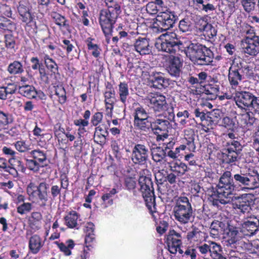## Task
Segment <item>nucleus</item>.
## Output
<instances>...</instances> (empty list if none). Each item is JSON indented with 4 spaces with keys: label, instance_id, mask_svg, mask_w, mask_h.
Wrapping results in <instances>:
<instances>
[{
    "label": "nucleus",
    "instance_id": "nucleus-34",
    "mask_svg": "<svg viewBox=\"0 0 259 259\" xmlns=\"http://www.w3.org/2000/svg\"><path fill=\"white\" fill-rule=\"evenodd\" d=\"M203 93L207 96L208 99L215 100L220 93V87L217 84L208 83L203 85Z\"/></svg>",
    "mask_w": 259,
    "mask_h": 259
},
{
    "label": "nucleus",
    "instance_id": "nucleus-50",
    "mask_svg": "<svg viewBox=\"0 0 259 259\" xmlns=\"http://www.w3.org/2000/svg\"><path fill=\"white\" fill-rule=\"evenodd\" d=\"M165 153L164 149L161 147L157 146L151 149L152 159L156 162L166 161Z\"/></svg>",
    "mask_w": 259,
    "mask_h": 259
},
{
    "label": "nucleus",
    "instance_id": "nucleus-56",
    "mask_svg": "<svg viewBox=\"0 0 259 259\" xmlns=\"http://www.w3.org/2000/svg\"><path fill=\"white\" fill-rule=\"evenodd\" d=\"M209 23L206 17H197L195 21V28L197 33H201L207 27Z\"/></svg>",
    "mask_w": 259,
    "mask_h": 259
},
{
    "label": "nucleus",
    "instance_id": "nucleus-38",
    "mask_svg": "<svg viewBox=\"0 0 259 259\" xmlns=\"http://www.w3.org/2000/svg\"><path fill=\"white\" fill-rule=\"evenodd\" d=\"M54 95L58 97L57 101L61 105L64 104L67 101L66 91L63 84H57L54 86ZM54 95L51 94L50 97L52 99Z\"/></svg>",
    "mask_w": 259,
    "mask_h": 259
},
{
    "label": "nucleus",
    "instance_id": "nucleus-49",
    "mask_svg": "<svg viewBox=\"0 0 259 259\" xmlns=\"http://www.w3.org/2000/svg\"><path fill=\"white\" fill-rule=\"evenodd\" d=\"M84 231L85 232V244L93 243L95 240V225L92 222L87 223Z\"/></svg>",
    "mask_w": 259,
    "mask_h": 259
},
{
    "label": "nucleus",
    "instance_id": "nucleus-62",
    "mask_svg": "<svg viewBox=\"0 0 259 259\" xmlns=\"http://www.w3.org/2000/svg\"><path fill=\"white\" fill-rule=\"evenodd\" d=\"M16 207L17 212L21 215H24L31 211L33 205L31 203L27 202L23 203Z\"/></svg>",
    "mask_w": 259,
    "mask_h": 259
},
{
    "label": "nucleus",
    "instance_id": "nucleus-58",
    "mask_svg": "<svg viewBox=\"0 0 259 259\" xmlns=\"http://www.w3.org/2000/svg\"><path fill=\"white\" fill-rule=\"evenodd\" d=\"M256 119L252 112L250 111L245 112L240 115V121L244 125H252L255 122Z\"/></svg>",
    "mask_w": 259,
    "mask_h": 259
},
{
    "label": "nucleus",
    "instance_id": "nucleus-42",
    "mask_svg": "<svg viewBox=\"0 0 259 259\" xmlns=\"http://www.w3.org/2000/svg\"><path fill=\"white\" fill-rule=\"evenodd\" d=\"M118 86L119 100L123 105L125 106L127 97L130 95L128 84L125 81L120 82Z\"/></svg>",
    "mask_w": 259,
    "mask_h": 259
},
{
    "label": "nucleus",
    "instance_id": "nucleus-4",
    "mask_svg": "<svg viewBox=\"0 0 259 259\" xmlns=\"http://www.w3.org/2000/svg\"><path fill=\"white\" fill-rule=\"evenodd\" d=\"M174 215L175 220L181 225L194 221L195 213L188 197L180 196L176 199Z\"/></svg>",
    "mask_w": 259,
    "mask_h": 259
},
{
    "label": "nucleus",
    "instance_id": "nucleus-8",
    "mask_svg": "<svg viewBox=\"0 0 259 259\" xmlns=\"http://www.w3.org/2000/svg\"><path fill=\"white\" fill-rule=\"evenodd\" d=\"M218 188V196L228 198L237 191V189L230 170L223 172L219 178Z\"/></svg>",
    "mask_w": 259,
    "mask_h": 259
},
{
    "label": "nucleus",
    "instance_id": "nucleus-39",
    "mask_svg": "<svg viewBox=\"0 0 259 259\" xmlns=\"http://www.w3.org/2000/svg\"><path fill=\"white\" fill-rule=\"evenodd\" d=\"M182 259H197L199 254L196 249V245L188 246L185 250L182 249L178 250Z\"/></svg>",
    "mask_w": 259,
    "mask_h": 259
},
{
    "label": "nucleus",
    "instance_id": "nucleus-18",
    "mask_svg": "<svg viewBox=\"0 0 259 259\" xmlns=\"http://www.w3.org/2000/svg\"><path fill=\"white\" fill-rule=\"evenodd\" d=\"M166 69L171 76H180L183 65V59L178 56L170 55L166 60Z\"/></svg>",
    "mask_w": 259,
    "mask_h": 259
},
{
    "label": "nucleus",
    "instance_id": "nucleus-19",
    "mask_svg": "<svg viewBox=\"0 0 259 259\" xmlns=\"http://www.w3.org/2000/svg\"><path fill=\"white\" fill-rule=\"evenodd\" d=\"M247 218L249 220L241 224L240 232L244 236H252L258 231L259 220L254 215L253 217H247Z\"/></svg>",
    "mask_w": 259,
    "mask_h": 259
},
{
    "label": "nucleus",
    "instance_id": "nucleus-6",
    "mask_svg": "<svg viewBox=\"0 0 259 259\" xmlns=\"http://www.w3.org/2000/svg\"><path fill=\"white\" fill-rule=\"evenodd\" d=\"M119 14L120 13L106 9H102L100 12L99 22L107 44L110 42L114 24Z\"/></svg>",
    "mask_w": 259,
    "mask_h": 259
},
{
    "label": "nucleus",
    "instance_id": "nucleus-14",
    "mask_svg": "<svg viewBox=\"0 0 259 259\" xmlns=\"http://www.w3.org/2000/svg\"><path fill=\"white\" fill-rule=\"evenodd\" d=\"M164 243L168 251L171 254H176L178 250L181 249L183 243L181 233L174 229L170 230L165 236Z\"/></svg>",
    "mask_w": 259,
    "mask_h": 259
},
{
    "label": "nucleus",
    "instance_id": "nucleus-45",
    "mask_svg": "<svg viewBox=\"0 0 259 259\" xmlns=\"http://www.w3.org/2000/svg\"><path fill=\"white\" fill-rule=\"evenodd\" d=\"M18 92L28 99H35L36 97V90L33 85H25L19 87Z\"/></svg>",
    "mask_w": 259,
    "mask_h": 259
},
{
    "label": "nucleus",
    "instance_id": "nucleus-28",
    "mask_svg": "<svg viewBox=\"0 0 259 259\" xmlns=\"http://www.w3.org/2000/svg\"><path fill=\"white\" fill-rule=\"evenodd\" d=\"M195 64L200 66H207L210 65L213 62V53L208 48L205 47L204 50L201 53Z\"/></svg>",
    "mask_w": 259,
    "mask_h": 259
},
{
    "label": "nucleus",
    "instance_id": "nucleus-13",
    "mask_svg": "<svg viewBox=\"0 0 259 259\" xmlns=\"http://www.w3.org/2000/svg\"><path fill=\"white\" fill-rule=\"evenodd\" d=\"M133 39L134 50L141 55L150 54L152 47L150 45V39L145 36H140L139 33L132 32Z\"/></svg>",
    "mask_w": 259,
    "mask_h": 259
},
{
    "label": "nucleus",
    "instance_id": "nucleus-2",
    "mask_svg": "<svg viewBox=\"0 0 259 259\" xmlns=\"http://www.w3.org/2000/svg\"><path fill=\"white\" fill-rule=\"evenodd\" d=\"M149 170L144 169L140 171L139 184L140 186V191L145 202V204L153 218L156 220L155 213H157L156 207L155 196L153 183L149 176Z\"/></svg>",
    "mask_w": 259,
    "mask_h": 259
},
{
    "label": "nucleus",
    "instance_id": "nucleus-63",
    "mask_svg": "<svg viewBox=\"0 0 259 259\" xmlns=\"http://www.w3.org/2000/svg\"><path fill=\"white\" fill-rule=\"evenodd\" d=\"M211 241H208L207 243H200L199 244H196V249L202 256V258L205 257L207 254H209L210 249L211 248Z\"/></svg>",
    "mask_w": 259,
    "mask_h": 259
},
{
    "label": "nucleus",
    "instance_id": "nucleus-40",
    "mask_svg": "<svg viewBox=\"0 0 259 259\" xmlns=\"http://www.w3.org/2000/svg\"><path fill=\"white\" fill-rule=\"evenodd\" d=\"M3 153L7 157H10L9 159V163L13 166H18L21 169L24 168L22 162L18 159L14 158L16 152L10 147L4 146L2 149Z\"/></svg>",
    "mask_w": 259,
    "mask_h": 259
},
{
    "label": "nucleus",
    "instance_id": "nucleus-55",
    "mask_svg": "<svg viewBox=\"0 0 259 259\" xmlns=\"http://www.w3.org/2000/svg\"><path fill=\"white\" fill-rule=\"evenodd\" d=\"M202 234V232L197 227L193 225L192 230L187 233L186 238L190 242H197L200 241V238Z\"/></svg>",
    "mask_w": 259,
    "mask_h": 259
},
{
    "label": "nucleus",
    "instance_id": "nucleus-25",
    "mask_svg": "<svg viewBox=\"0 0 259 259\" xmlns=\"http://www.w3.org/2000/svg\"><path fill=\"white\" fill-rule=\"evenodd\" d=\"M50 16L54 23L60 30L65 29L67 31H70V22L65 16L56 11L51 12Z\"/></svg>",
    "mask_w": 259,
    "mask_h": 259
},
{
    "label": "nucleus",
    "instance_id": "nucleus-22",
    "mask_svg": "<svg viewBox=\"0 0 259 259\" xmlns=\"http://www.w3.org/2000/svg\"><path fill=\"white\" fill-rule=\"evenodd\" d=\"M151 87L161 90L169 85V79L164 77L163 73L160 72H152L150 75Z\"/></svg>",
    "mask_w": 259,
    "mask_h": 259
},
{
    "label": "nucleus",
    "instance_id": "nucleus-20",
    "mask_svg": "<svg viewBox=\"0 0 259 259\" xmlns=\"http://www.w3.org/2000/svg\"><path fill=\"white\" fill-rule=\"evenodd\" d=\"M149 106L155 112H161L165 109L167 103L166 98L161 94H152L148 97Z\"/></svg>",
    "mask_w": 259,
    "mask_h": 259
},
{
    "label": "nucleus",
    "instance_id": "nucleus-7",
    "mask_svg": "<svg viewBox=\"0 0 259 259\" xmlns=\"http://www.w3.org/2000/svg\"><path fill=\"white\" fill-rule=\"evenodd\" d=\"M234 100L237 107L242 109H254L259 111V97L249 91H241L235 93Z\"/></svg>",
    "mask_w": 259,
    "mask_h": 259
},
{
    "label": "nucleus",
    "instance_id": "nucleus-59",
    "mask_svg": "<svg viewBox=\"0 0 259 259\" xmlns=\"http://www.w3.org/2000/svg\"><path fill=\"white\" fill-rule=\"evenodd\" d=\"M138 107H136L133 112V116L134 120H140L141 119L148 118L149 116L148 113L141 105L138 104Z\"/></svg>",
    "mask_w": 259,
    "mask_h": 259
},
{
    "label": "nucleus",
    "instance_id": "nucleus-57",
    "mask_svg": "<svg viewBox=\"0 0 259 259\" xmlns=\"http://www.w3.org/2000/svg\"><path fill=\"white\" fill-rule=\"evenodd\" d=\"M104 2L107 8L106 10H110L120 14L121 12V3L120 0H104Z\"/></svg>",
    "mask_w": 259,
    "mask_h": 259
},
{
    "label": "nucleus",
    "instance_id": "nucleus-11",
    "mask_svg": "<svg viewBox=\"0 0 259 259\" xmlns=\"http://www.w3.org/2000/svg\"><path fill=\"white\" fill-rule=\"evenodd\" d=\"M132 147L131 158L132 162L139 165L146 164L149 159L148 147L142 143H135Z\"/></svg>",
    "mask_w": 259,
    "mask_h": 259
},
{
    "label": "nucleus",
    "instance_id": "nucleus-52",
    "mask_svg": "<svg viewBox=\"0 0 259 259\" xmlns=\"http://www.w3.org/2000/svg\"><path fill=\"white\" fill-rule=\"evenodd\" d=\"M12 121L11 114L0 110V132L8 130L9 124Z\"/></svg>",
    "mask_w": 259,
    "mask_h": 259
},
{
    "label": "nucleus",
    "instance_id": "nucleus-12",
    "mask_svg": "<svg viewBox=\"0 0 259 259\" xmlns=\"http://www.w3.org/2000/svg\"><path fill=\"white\" fill-rule=\"evenodd\" d=\"M170 124L168 120L162 118H156L151 122V130L156 135V141H164L168 136V129Z\"/></svg>",
    "mask_w": 259,
    "mask_h": 259
},
{
    "label": "nucleus",
    "instance_id": "nucleus-33",
    "mask_svg": "<svg viewBox=\"0 0 259 259\" xmlns=\"http://www.w3.org/2000/svg\"><path fill=\"white\" fill-rule=\"evenodd\" d=\"M42 214L39 211H33L30 213L28 218V224L29 227L33 230H38L41 227Z\"/></svg>",
    "mask_w": 259,
    "mask_h": 259
},
{
    "label": "nucleus",
    "instance_id": "nucleus-10",
    "mask_svg": "<svg viewBox=\"0 0 259 259\" xmlns=\"http://www.w3.org/2000/svg\"><path fill=\"white\" fill-rule=\"evenodd\" d=\"M30 155L32 159H26V165L28 168L33 172H38L40 168L48 165L45 163L47 160L46 152L39 149L31 150Z\"/></svg>",
    "mask_w": 259,
    "mask_h": 259
},
{
    "label": "nucleus",
    "instance_id": "nucleus-61",
    "mask_svg": "<svg viewBox=\"0 0 259 259\" xmlns=\"http://www.w3.org/2000/svg\"><path fill=\"white\" fill-rule=\"evenodd\" d=\"M193 23L191 19L188 17H185L180 21L179 24V30L183 32L191 31L193 29Z\"/></svg>",
    "mask_w": 259,
    "mask_h": 259
},
{
    "label": "nucleus",
    "instance_id": "nucleus-60",
    "mask_svg": "<svg viewBox=\"0 0 259 259\" xmlns=\"http://www.w3.org/2000/svg\"><path fill=\"white\" fill-rule=\"evenodd\" d=\"M155 215L156 216V220H155L154 218L153 220L156 223V230L160 235H162L164 234L167 230L169 227V224L167 221L164 220H160L159 221V223H158V222H157V218L158 215H159L158 212L157 211V213H155Z\"/></svg>",
    "mask_w": 259,
    "mask_h": 259
},
{
    "label": "nucleus",
    "instance_id": "nucleus-54",
    "mask_svg": "<svg viewBox=\"0 0 259 259\" xmlns=\"http://www.w3.org/2000/svg\"><path fill=\"white\" fill-rule=\"evenodd\" d=\"M190 43L187 41H183L177 38L175 55H181V54L183 53L187 56L189 47L190 46Z\"/></svg>",
    "mask_w": 259,
    "mask_h": 259
},
{
    "label": "nucleus",
    "instance_id": "nucleus-30",
    "mask_svg": "<svg viewBox=\"0 0 259 259\" xmlns=\"http://www.w3.org/2000/svg\"><path fill=\"white\" fill-rule=\"evenodd\" d=\"M91 111L88 109L86 110L82 114L83 119L80 118L74 120V124L78 127V134L79 135V138H80L81 135L87 132L85 127L88 126L89 124V120L91 117Z\"/></svg>",
    "mask_w": 259,
    "mask_h": 259
},
{
    "label": "nucleus",
    "instance_id": "nucleus-41",
    "mask_svg": "<svg viewBox=\"0 0 259 259\" xmlns=\"http://www.w3.org/2000/svg\"><path fill=\"white\" fill-rule=\"evenodd\" d=\"M7 70L10 74L12 75H19L24 72L23 63L18 60H15L10 63L8 66Z\"/></svg>",
    "mask_w": 259,
    "mask_h": 259
},
{
    "label": "nucleus",
    "instance_id": "nucleus-32",
    "mask_svg": "<svg viewBox=\"0 0 259 259\" xmlns=\"http://www.w3.org/2000/svg\"><path fill=\"white\" fill-rule=\"evenodd\" d=\"M169 164L170 170L176 174L178 177H181L187 171L191 170V168L188 167L187 164L181 161L172 162Z\"/></svg>",
    "mask_w": 259,
    "mask_h": 259
},
{
    "label": "nucleus",
    "instance_id": "nucleus-51",
    "mask_svg": "<svg viewBox=\"0 0 259 259\" xmlns=\"http://www.w3.org/2000/svg\"><path fill=\"white\" fill-rule=\"evenodd\" d=\"M95 40V38L89 37L87 38L85 42L87 46L88 51H92L91 54L95 58H98L101 54V49L98 45L94 44L93 41Z\"/></svg>",
    "mask_w": 259,
    "mask_h": 259
},
{
    "label": "nucleus",
    "instance_id": "nucleus-46",
    "mask_svg": "<svg viewBox=\"0 0 259 259\" xmlns=\"http://www.w3.org/2000/svg\"><path fill=\"white\" fill-rule=\"evenodd\" d=\"M151 122L148 120V118H144L138 120H133V124L136 130L147 133L151 129Z\"/></svg>",
    "mask_w": 259,
    "mask_h": 259
},
{
    "label": "nucleus",
    "instance_id": "nucleus-29",
    "mask_svg": "<svg viewBox=\"0 0 259 259\" xmlns=\"http://www.w3.org/2000/svg\"><path fill=\"white\" fill-rule=\"evenodd\" d=\"M194 113L196 118H199L201 120V125L205 131H207L209 128V126H211L213 121L212 120V117H209L206 115L205 110L201 109L199 108L194 109Z\"/></svg>",
    "mask_w": 259,
    "mask_h": 259
},
{
    "label": "nucleus",
    "instance_id": "nucleus-21",
    "mask_svg": "<svg viewBox=\"0 0 259 259\" xmlns=\"http://www.w3.org/2000/svg\"><path fill=\"white\" fill-rule=\"evenodd\" d=\"M232 207L238 211L245 213L251 210L250 202L248 200L247 194L234 197L232 199Z\"/></svg>",
    "mask_w": 259,
    "mask_h": 259
},
{
    "label": "nucleus",
    "instance_id": "nucleus-35",
    "mask_svg": "<svg viewBox=\"0 0 259 259\" xmlns=\"http://www.w3.org/2000/svg\"><path fill=\"white\" fill-rule=\"evenodd\" d=\"M225 231L228 237L227 242L228 244L230 245L236 244L238 241V228L228 224Z\"/></svg>",
    "mask_w": 259,
    "mask_h": 259
},
{
    "label": "nucleus",
    "instance_id": "nucleus-47",
    "mask_svg": "<svg viewBox=\"0 0 259 259\" xmlns=\"http://www.w3.org/2000/svg\"><path fill=\"white\" fill-rule=\"evenodd\" d=\"M56 244L60 250L63 252L66 256H69L71 254V249H72L74 246L75 243L73 240L69 239L66 241V244L63 242H59L55 241L54 242Z\"/></svg>",
    "mask_w": 259,
    "mask_h": 259
},
{
    "label": "nucleus",
    "instance_id": "nucleus-44",
    "mask_svg": "<svg viewBox=\"0 0 259 259\" xmlns=\"http://www.w3.org/2000/svg\"><path fill=\"white\" fill-rule=\"evenodd\" d=\"M79 214L75 210L69 211L64 217L65 224L69 228H74L77 226Z\"/></svg>",
    "mask_w": 259,
    "mask_h": 259
},
{
    "label": "nucleus",
    "instance_id": "nucleus-37",
    "mask_svg": "<svg viewBox=\"0 0 259 259\" xmlns=\"http://www.w3.org/2000/svg\"><path fill=\"white\" fill-rule=\"evenodd\" d=\"M108 135L107 130H104L101 125L95 128L94 135V142L100 145H103L106 143V137Z\"/></svg>",
    "mask_w": 259,
    "mask_h": 259
},
{
    "label": "nucleus",
    "instance_id": "nucleus-15",
    "mask_svg": "<svg viewBox=\"0 0 259 259\" xmlns=\"http://www.w3.org/2000/svg\"><path fill=\"white\" fill-rule=\"evenodd\" d=\"M175 38L169 34H166L163 37L157 39L155 44V47L159 51L167 53L171 55L176 54Z\"/></svg>",
    "mask_w": 259,
    "mask_h": 259
},
{
    "label": "nucleus",
    "instance_id": "nucleus-16",
    "mask_svg": "<svg viewBox=\"0 0 259 259\" xmlns=\"http://www.w3.org/2000/svg\"><path fill=\"white\" fill-rule=\"evenodd\" d=\"M178 18L175 12L166 9L165 11L159 12L156 19L163 29L168 30L174 26Z\"/></svg>",
    "mask_w": 259,
    "mask_h": 259
},
{
    "label": "nucleus",
    "instance_id": "nucleus-23",
    "mask_svg": "<svg viewBox=\"0 0 259 259\" xmlns=\"http://www.w3.org/2000/svg\"><path fill=\"white\" fill-rule=\"evenodd\" d=\"M184 135L183 139V144L185 147V150L189 152H195L196 145L195 144V134L194 131L191 128L186 129L184 131Z\"/></svg>",
    "mask_w": 259,
    "mask_h": 259
},
{
    "label": "nucleus",
    "instance_id": "nucleus-1",
    "mask_svg": "<svg viewBox=\"0 0 259 259\" xmlns=\"http://www.w3.org/2000/svg\"><path fill=\"white\" fill-rule=\"evenodd\" d=\"M256 74L252 66L241 60H233L229 68L228 78L232 89H236L245 79H255Z\"/></svg>",
    "mask_w": 259,
    "mask_h": 259
},
{
    "label": "nucleus",
    "instance_id": "nucleus-27",
    "mask_svg": "<svg viewBox=\"0 0 259 259\" xmlns=\"http://www.w3.org/2000/svg\"><path fill=\"white\" fill-rule=\"evenodd\" d=\"M205 47V46L199 43L191 42L187 56L195 64L201 53H202V51L204 50Z\"/></svg>",
    "mask_w": 259,
    "mask_h": 259
},
{
    "label": "nucleus",
    "instance_id": "nucleus-43",
    "mask_svg": "<svg viewBox=\"0 0 259 259\" xmlns=\"http://www.w3.org/2000/svg\"><path fill=\"white\" fill-rule=\"evenodd\" d=\"M43 61L46 68L51 72V76L55 75L58 71L59 67L58 64L48 54L44 55Z\"/></svg>",
    "mask_w": 259,
    "mask_h": 259
},
{
    "label": "nucleus",
    "instance_id": "nucleus-48",
    "mask_svg": "<svg viewBox=\"0 0 259 259\" xmlns=\"http://www.w3.org/2000/svg\"><path fill=\"white\" fill-rule=\"evenodd\" d=\"M16 28V23L8 17L0 15V29L12 32Z\"/></svg>",
    "mask_w": 259,
    "mask_h": 259
},
{
    "label": "nucleus",
    "instance_id": "nucleus-53",
    "mask_svg": "<svg viewBox=\"0 0 259 259\" xmlns=\"http://www.w3.org/2000/svg\"><path fill=\"white\" fill-rule=\"evenodd\" d=\"M194 5L196 9L206 13L215 10V6L211 4L206 3V0H195Z\"/></svg>",
    "mask_w": 259,
    "mask_h": 259
},
{
    "label": "nucleus",
    "instance_id": "nucleus-31",
    "mask_svg": "<svg viewBox=\"0 0 259 259\" xmlns=\"http://www.w3.org/2000/svg\"><path fill=\"white\" fill-rule=\"evenodd\" d=\"M226 225L223 222L214 220L210 227V236L213 238H218L225 232Z\"/></svg>",
    "mask_w": 259,
    "mask_h": 259
},
{
    "label": "nucleus",
    "instance_id": "nucleus-17",
    "mask_svg": "<svg viewBox=\"0 0 259 259\" xmlns=\"http://www.w3.org/2000/svg\"><path fill=\"white\" fill-rule=\"evenodd\" d=\"M19 19L26 26H30L34 21V17L30 12L29 3L25 0L19 2L17 7Z\"/></svg>",
    "mask_w": 259,
    "mask_h": 259
},
{
    "label": "nucleus",
    "instance_id": "nucleus-5",
    "mask_svg": "<svg viewBox=\"0 0 259 259\" xmlns=\"http://www.w3.org/2000/svg\"><path fill=\"white\" fill-rule=\"evenodd\" d=\"M26 193L30 200L41 203V206H45L49 198V185L46 182H40L38 185L30 182L27 186Z\"/></svg>",
    "mask_w": 259,
    "mask_h": 259
},
{
    "label": "nucleus",
    "instance_id": "nucleus-24",
    "mask_svg": "<svg viewBox=\"0 0 259 259\" xmlns=\"http://www.w3.org/2000/svg\"><path fill=\"white\" fill-rule=\"evenodd\" d=\"M45 241L38 234H33L30 236L28 241L29 252L33 254L38 253L44 245Z\"/></svg>",
    "mask_w": 259,
    "mask_h": 259
},
{
    "label": "nucleus",
    "instance_id": "nucleus-26",
    "mask_svg": "<svg viewBox=\"0 0 259 259\" xmlns=\"http://www.w3.org/2000/svg\"><path fill=\"white\" fill-rule=\"evenodd\" d=\"M244 52L250 56H255L259 53V37L244 39Z\"/></svg>",
    "mask_w": 259,
    "mask_h": 259
},
{
    "label": "nucleus",
    "instance_id": "nucleus-36",
    "mask_svg": "<svg viewBox=\"0 0 259 259\" xmlns=\"http://www.w3.org/2000/svg\"><path fill=\"white\" fill-rule=\"evenodd\" d=\"M104 103L106 111L112 113L114 104L116 102V92L103 93Z\"/></svg>",
    "mask_w": 259,
    "mask_h": 259
},
{
    "label": "nucleus",
    "instance_id": "nucleus-9",
    "mask_svg": "<svg viewBox=\"0 0 259 259\" xmlns=\"http://www.w3.org/2000/svg\"><path fill=\"white\" fill-rule=\"evenodd\" d=\"M243 148L242 144L234 142L226 145L220 155V160L224 164L235 165Z\"/></svg>",
    "mask_w": 259,
    "mask_h": 259
},
{
    "label": "nucleus",
    "instance_id": "nucleus-64",
    "mask_svg": "<svg viewBox=\"0 0 259 259\" xmlns=\"http://www.w3.org/2000/svg\"><path fill=\"white\" fill-rule=\"evenodd\" d=\"M118 193V191L115 188H112L108 193L104 194L102 197L101 199L103 203L106 206H110L113 204V200L112 198V196Z\"/></svg>",
    "mask_w": 259,
    "mask_h": 259
},
{
    "label": "nucleus",
    "instance_id": "nucleus-3",
    "mask_svg": "<svg viewBox=\"0 0 259 259\" xmlns=\"http://www.w3.org/2000/svg\"><path fill=\"white\" fill-rule=\"evenodd\" d=\"M233 178L237 189L254 190L259 188V174L256 170L248 168L240 169Z\"/></svg>",
    "mask_w": 259,
    "mask_h": 259
}]
</instances>
